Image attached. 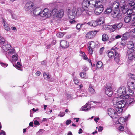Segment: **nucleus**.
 <instances>
[{
    "label": "nucleus",
    "mask_w": 135,
    "mask_h": 135,
    "mask_svg": "<svg viewBox=\"0 0 135 135\" xmlns=\"http://www.w3.org/2000/svg\"><path fill=\"white\" fill-rule=\"evenodd\" d=\"M120 4L117 1H114L112 5V12L111 15L113 17L117 19L120 20L122 17V15L119 12V9Z\"/></svg>",
    "instance_id": "f257e3e1"
},
{
    "label": "nucleus",
    "mask_w": 135,
    "mask_h": 135,
    "mask_svg": "<svg viewBox=\"0 0 135 135\" xmlns=\"http://www.w3.org/2000/svg\"><path fill=\"white\" fill-rule=\"evenodd\" d=\"M50 16L51 15L55 17L61 18L63 16L64 12L62 9L58 11L57 9L55 8L52 9L51 13H50Z\"/></svg>",
    "instance_id": "f03ea898"
},
{
    "label": "nucleus",
    "mask_w": 135,
    "mask_h": 135,
    "mask_svg": "<svg viewBox=\"0 0 135 135\" xmlns=\"http://www.w3.org/2000/svg\"><path fill=\"white\" fill-rule=\"evenodd\" d=\"M118 48L117 47H113L112 49L110 51H108L107 52L108 53V55L109 58H112L114 56H116L118 55Z\"/></svg>",
    "instance_id": "7ed1b4c3"
},
{
    "label": "nucleus",
    "mask_w": 135,
    "mask_h": 135,
    "mask_svg": "<svg viewBox=\"0 0 135 135\" xmlns=\"http://www.w3.org/2000/svg\"><path fill=\"white\" fill-rule=\"evenodd\" d=\"M107 113L110 117L113 119H115L118 118V115L114 109L111 108H108L107 110Z\"/></svg>",
    "instance_id": "20e7f679"
},
{
    "label": "nucleus",
    "mask_w": 135,
    "mask_h": 135,
    "mask_svg": "<svg viewBox=\"0 0 135 135\" xmlns=\"http://www.w3.org/2000/svg\"><path fill=\"white\" fill-rule=\"evenodd\" d=\"M128 50L131 49L135 50V38H133L127 43Z\"/></svg>",
    "instance_id": "39448f33"
},
{
    "label": "nucleus",
    "mask_w": 135,
    "mask_h": 135,
    "mask_svg": "<svg viewBox=\"0 0 135 135\" xmlns=\"http://www.w3.org/2000/svg\"><path fill=\"white\" fill-rule=\"evenodd\" d=\"M126 93V89L124 87L119 88L117 90V94L119 98H123V94Z\"/></svg>",
    "instance_id": "423d86ee"
},
{
    "label": "nucleus",
    "mask_w": 135,
    "mask_h": 135,
    "mask_svg": "<svg viewBox=\"0 0 135 135\" xmlns=\"http://www.w3.org/2000/svg\"><path fill=\"white\" fill-rule=\"evenodd\" d=\"M96 31H92L88 32L85 35V37L88 38L92 39L93 38L97 33Z\"/></svg>",
    "instance_id": "0eeeda50"
},
{
    "label": "nucleus",
    "mask_w": 135,
    "mask_h": 135,
    "mask_svg": "<svg viewBox=\"0 0 135 135\" xmlns=\"http://www.w3.org/2000/svg\"><path fill=\"white\" fill-rule=\"evenodd\" d=\"M120 7L121 10L123 13L125 14L126 13H130V12H129V11H131V10L130 9H128V7L126 5H123L122 6H120Z\"/></svg>",
    "instance_id": "6e6552de"
},
{
    "label": "nucleus",
    "mask_w": 135,
    "mask_h": 135,
    "mask_svg": "<svg viewBox=\"0 0 135 135\" xmlns=\"http://www.w3.org/2000/svg\"><path fill=\"white\" fill-rule=\"evenodd\" d=\"M95 44L94 41H91L89 44L88 46L89 52L90 54H92L93 49L95 48Z\"/></svg>",
    "instance_id": "1a4fd4ad"
},
{
    "label": "nucleus",
    "mask_w": 135,
    "mask_h": 135,
    "mask_svg": "<svg viewBox=\"0 0 135 135\" xmlns=\"http://www.w3.org/2000/svg\"><path fill=\"white\" fill-rule=\"evenodd\" d=\"M95 8L94 9V13L95 14L98 15H100V14L102 12L104 9L103 6Z\"/></svg>",
    "instance_id": "9d476101"
},
{
    "label": "nucleus",
    "mask_w": 135,
    "mask_h": 135,
    "mask_svg": "<svg viewBox=\"0 0 135 135\" xmlns=\"http://www.w3.org/2000/svg\"><path fill=\"white\" fill-rule=\"evenodd\" d=\"M135 51L131 49L127 50V55L129 59L132 60L134 58V56L133 52Z\"/></svg>",
    "instance_id": "9b49d317"
},
{
    "label": "nucleus",
    "mask_w": 135,
    "mask_h": 135,
    "mask_svg": "<svg viewBox=\"0 0 135 135\" xmlns=\"http://www.w3.org/2000/svg\"><path fill=\"white\" fill-rule=\"evenodd\" d=\"M43 75L45 79L49 81H52V78H51V75L49 73L47 72H44L43 74Z\"/></svg>",
    "instance_id": "f8f14e48"
},
{
    "label": "nucleus",
    "mask_w": 135,
    "mask_h": 135,
    "mask_svg": "<svg viewBox=\"0 0 135 135\" xmlns=\"http://www.w3.org/2000/svg\"><path fill=\"white\" fill-rule=\"evenodd\" d=\"M105 94L109 97H111L113 94L112 88L111 87H107L105 91Z\"/></svg>",
    "instance_id": "ddd939ff"
},
{
    "label": "nucleus",
    "mask_w": 135,
    "mask_h": 135,
    "mask_svg": "<svg viewBox=\"0 0 135 135\" xmlns=\"http://www.w3.org/2000/svg\"><path fill=\"white\" fill-rule=\"evenodd\" d=\"M123 24L122 22L118 23H115L112 26V27L113 29V31L119 29L122 26Z\"/></svg>",
    "instance_id": "4468645a"
},
{
    "label": "nucleus",
    "mask_w": 135,
    "mask_h": 135,
    "mask_svg": "<svg viewBox=\"0 0 135 135\" xmlns=\"http://www.w3.org/2000/svg\"><path fill=\"white\" fill-rule=\"evenodd\" d=\"M42 10L39 7L36 8L33 11V13L34 15L38 16L40 15Z\"/></svg>",
    "instance_id": "2eb2a0df"
},
{
    "label": "nucleus",
    "mask_w": 135,
    "mask_h": 135,
    "mask_svg": "<svg viewBox=\"0 0 135 135\" xmlns=\"http://www.w3.org/2000/svg\"><path fill=\"white\" fill-rule=\"evenodd\" d=\"M91 108L90 104L88 103H86L85 105L83 106L81 109V110L85 112L89 110Z\"/></svg>",
    "instance_id": "dca6fc26"
},
{
    "label": "nucleus",
    "mask_w": 135,
    "mask_h": 135,
    "mask_svg": "<svg viewBox=\"0 0 135 135\" xmlns=\"http://www.w3.org/2000/svg\"><path fill=\"white\" fill-rule=\"evenodd\" d=\"M60 45L61 47L64 48H67L69 46V43L64 40H62L60 42Z\"/></svg>",
    "instance_id": "f3484780"
},
{
    "label": "nucleus",
    "mask_w": 135,
    "mask_h": 135,
    "mask_svg": "<svg viewBox=\"0 0 135 135\" xmlns=\"http://www.w3.org/2000/svg\"><path fill=\"white\" fill-rule=\"evenodd\" d=\"M33 3L31 2H27L25 7L26 10L27 11L30 9L33 6Z\"/></svg>",
    "instance_id": "a211bd4d"
},
{
    "label": "nucleus",
    "mask_w": 135,
    "mask_h": 135,
    "mask_svg": "<svg viewBox=\"0 0 135 135\" xmlns=\"http://www.w3.org/2000/svg\"><path fill=\"white\" fill-rule=\"evenodd\" d=\"M2 23L4 29L7 31H9L10 30L9 27L8 26V25L7 24L6 22L3 18H2Z\"/></svg>",
    "instance_id": "6ab92c4d"
},
{
    "label": "nucleus",
    "mask_w": 135,
    "mask_h": 135,
    "mask_svg": "<svg viewBox=\"0 0 135 135\" xmlns=\"http://www.w3.org/2000/svg\"><path fill=\"white\" fill-rule=\"evenodd\" d=\"M129 89L134 90L135 89V81H129L127 83Z\"/></svg>",
    "instance_id": "aec40b11"
},
{
    "label": "nucleus",
    "mask_w": 135,
    "mask_h": 135,
    "mask_svg": "<svg viewBox=\"0 0 135 135\" xmlns=\"http://www.w3.org/2000/svg\"><path fill=\"white\" fill-rule=\"evenodd\" d=\"M104 1V0H97L95 4V7L103 6L102 3Z\"/></svg>",
    "instance_id": "412c9836"
},
{
    "label": "nucleus",
    "mask_w": 135,
    "mask_h": 135,
    "mask_svg": "<svg viewBox=\"0 0 135 135\" xmlns=\"http://www.w3.org/2000/svg\"><path fill=\"white\" fill-rule=\"evenodd\" d=\"M49 10L47 8H45L42 12H41V16L42 17L44 16L47 17L49 16Z\"/></svg>",
    "instance_id": "4be33fe9"
},
{
    "label": "nucleus",
    "mask_w": 135,
    "mask_h": 135,
    "mask_svg": "<svg viewBox=\"0 0 135 135\" xmlns=\"http://www.w3.org/2000/svg\"><path fill=\"white\" fill-rule=\"evenodd\" d=\"M11 45L9 44H6L3 45L2 46L3 50L5 51H7L11 48Z\"/></svg>",
    "instance_id": "5701e85b"
},
{
    "label": "nucleus",
    "mask_w": 135,
    "mask_h": 135,
    "mask_svg": "<svg viewBox=\"0 0 135 135\" xmlns=\"http://www.w3.org/2000/svg\"><path fill=\"white\" fill-rule=\"evenodd\" d=\"M130 34L129 32H126L122 35V37L121 38L122 40H126L129 38Z\"/></svg>",
    "instance_id": "b1692460"
},
{
    "label": "nucleus",
    "mask_w": 135,
    "mask_h": 135,
    "mask_svg": "<svg viewBox=\"0 0 135 135\" xmlns=\"http://www.w3.org/2000/svg\"><path fill=\"white\" fill-rule=\"evenodd\" d=\"M87 24L91 26L94 27H96L99 25L97 21V20L96 21H91Z\"/></svg>",
    "instance_id": "393cba45"
},
{
    "label": "nucleus",
    "mask_w": 135,
    "mask_h": 135,
    "mask_svg": "<svg viewBox=\"0 0 135 135\" xmlns=\"http://www.w3.org/2000/svg\"><path fill=\"white\" fill-rule=\"evenodd\" d=\"M102 40L104 42L107 41L109 39L108 35L106 33L103 34L102 36Z\"/></svg>",
    "instance_id": "a878e982"
},
{
    "label": "nucleus",
    "mask_w": 135,
    "mask_h": 135,
    "mask_svg": "<svg viewBox=\"0 0 135 135\" xmlns=\"http://www.w3.org/2000/svg\"><path fill=\"white\" fill-rule=\"evenodd\" d=\"M15 50L14 49H11L8 52V53L6 54V56L7 57L8 59H9V57L15 52Z\"/></svg>",
    "instance_id": "bb28decb"
},
{
    "label": "nucleus",
    "mask_w": 135,
    "mask_h": 135,
    "mask_svg": "<svg viewBox=\"0 0 135 135\" xmlns=\"http://www.w3.org/2000/svg\"><path fill=\"white\" fill-rule=\"evenodd\" d=\"M83 7L88 8L89 5L88 0H84L82 3Z\"/></svg>",
    "instance_id": "cd10ccee"
},
{
    "label": "nucleus",
    "mask_w": 135,
    "mask_h": 135,
    "mask_svg": "<svg viewBox=\"0 0 135 135\" xmlns=\"http://www.w3.org/2000/svg\"><path fill=\"white\" fill-rule=\"evenodd\" d=\"M135 3L134 2L133 0H130L129 3H128V6L132 7L134 6L132 8L133 11V13H135Z\"/></svg>",
    "instance_id": "c85d7f7f"
},
{
    "label": "nucleus",
    "mask_w": 135,
    "mask_h": 135,
    "mask_svg": "<svg viewBox=\"0 0 135 135\" xmlns=\"http://www.w3.org/2000/svg\"><path fill=\"white\" fill-rule=\"evenodd\" d=\"M97 22L98 23L99 25L103 23L104 22V18L103 17L97 19Z\"/></svg>",
    "instance_id": "c756f323"
},
{
    "label": "nucleus",
    "mask_w": 135,
    "mask_h": 135,
    "mask_svg": "<svg viewBox=\"0 0 135 135\" xmlns=\"http://www.w3.org/2000/svg\"><path fill=\"white\" fill-rule=\"evenodd\" d=\"M89 6L91 7H94L96 1L95 0H88Z\"/></svg>",
    "instance_id": "7c9ffc66"
},
{
    "label": "nucleus",
    "mask_w": 135,
    "mask_h": 135,
    "mask_svg": "<svg viewBox=\"0 0 135 135\" xmlns=\"http://www.w3.org/2000/svg\"><path fill=\"white\" fill-rule=\"evenodd\" d=\"M76 10V9L75 8H73L72 9V11L70 12L69 14L72 16H74L75 17V16H76V14L75 13V11Z\"/></svg>",
    "instance_id": "2f4dec72"
},
{
    "label": "nucleus",
    "mask_w": 135,
    "mask_h": 135,
    "mask_svg": "<svg viewBox=\"0 0 135 135\" xmlns=\"http://www.w3.org/2000/svg\"><path fill=\"white\" fill-rule=\"evenodd\" d=\"M124 22L126 23H128L130 22L131 20L129 15L126 16L124 18Z\"/></svg>",
    "instance_id": "473e14b6"
},
{
    "label": "nucleus",
    "mask_w": 135,
    "mask_h": 135,
    "mask_svg": "<svg viewBox=\"0 0 135 135\" xmlns=\"http://www.w3.org/2000/svg\"><path fill=\"white\" fill-rule=\"evenodd\" d=\"M5 39L0 35V45L1 46L5 44Z\"/></svg>",
    "instance_id": "72a5a7b5"
},
{
    "label": "nucleus",
    "mask_w": 135,
    "mask_h": 135,
    "mask_svg": "<svg viewBox=\"0 0 135 135\" xmlns=\"http://www.w3.org/2000/svg\"><path fill=\"white\" fill-rule=\"evenodd\" d=\"M88 90L89 92L90 93L94 94L95 93V91L94 89L92 87L90 86L88 89Z\"/></svg>",
    "instance_id": "f704fd0d"
},
{
    "label": "nucleus",
    "mask_w": 135,
    "mask_h": 135,
    "mask_svg": "<svg viewBox=\"0 0 135 135\" xmlns=\"http://www.w3.org/2000/svg\"><path fill=\"white\" fill-rule=\"evenodd\" d=\"M18 55L17 54L15 55H13L12 56V60L13 61H17L18 59Z\"/></svg>",
    "instance_id": "c9c22d12"
},
{
    "label": "nucleus",
    "mask_w": 135,
    "mask_h": 135,
    "mask_svg": "<svg viewBox=\"0 0 135 135\" xmlns=\"http://www.w3.org/2000/svg\"><path fill=\"white\" fill-rule=\"evenodd\" d=\"M112 8L111 7H107L106 10L105 11V13H109L112 12Z\"/></svg>",
    "instance_id": "e433bc0d"
},
{
    "label": "nucleus",
    "mask_w": 135,
    "mask_h": 135,
    "mask_svg": "<svg viewBox=\"0 0 135 135\" xmlns=\"http://www.w3.org/2000/svg\"><path fill=\"white\" fill-rule=\"evenodd\" d=\"M120 55L118 53V55H117L116 56H115V58L114 60L115 61L118 62H119L120 60Z\"/></svg>",
    "instance_id": "4c0bfd02"
},
{
    "label": "nucleus",
    "mask_w": 135,
    "mask_h": 135,
    "mask_svg": "<svg viewBox=\"0 0 135 135\" xmlns=\"http://www.w3.org/2000/svg\"><path fill=\"white\" fill-rule=\"evenodd\" d=\"M133 90H132V89H129V90L127 91L126 93L128 94L129 95L131 96H132L133 94Z\"/></svg>",
    "instance_id": "58836bf2"
},
{
    "label": "nucleus",
    "mask_w": 135,
    "mask_h": 135,
    "mask_svg": "<svg viewBox=\"0 0 135 135\" xmlns=\"http://www.w3.org/2000/svg\"><path fill=\"white\" fill-rule=\"evenodd\" d=\"M129 16L130 17L131 21H133L135 20V13H133V14H131Z\"/></svg>",
    "instance_id": "ea45409f"
},
{
    "label": "nucleus",
    "mask_w": 135,
    "mask_h": 135,
    "mask_svg": "<svg viewBox=\"0 0 135 135\" xmlns=\"http://www.w3.org/2000/svg\"><path fill=\"white\" fill-rule=\"evenodd\" d=\"M103 65L102 63V62L99 61L97 62L96 65V66L98 68H101Z\"/></svg>",
    "instance_id": "a19ab883"
},
{
    "label": "nucleus",
    "mask_w": 135,
    "mask_h": 135,
    "mask_svg": "<svg viewBox=\"0 0 135 135\" xmlns=\"http://www.w3.org/2000/svg\"><path fill=\"white\" fill-rule=\"evenodd\" d=\"M80 77L86 79L87 78L86 75V73H81L80 74Z\"/></svg>",
    "instance_id": "79ce46f5"
},
{
    "label": "nucleus",
    "mask_w": 135,
    "mask_h": 135,
    "mask_svg": "<svg viewBox=\"0 0 135 135\" xmlns=\"http://www.w3.org/2000/svg\"><path fill=\"white\" fill-rule=\"evenodd\" d=\"M131 96L130 95H129V94L128 93H126H126H124V94H123V99H128V98L129 97Z\"/></svg>",
    "instance_id": "37998d69"
},
{
    "label": "nucleus",
    "mask_w": 135,
    "mask_h": 135,
    "mask_svg": "<svg viewBox=\"0 0 135 135\" xmlns=\"http://www.w3.org/2000/svg\"><path fill=\"white\" fill-rule=\"evenodd\" d=\"M81 9H80L79 8H78L76 12V15L79 16L81 14Z\"/></svg>",
    "instance_id": "c03bdc74"
},
{
    "label": "nucleus",
    "mask_w": 135,
    "mask_h": 135,
    "mask_svg": "<svg viewBox=\"0 0 135 135\" xmlns=\"http://www.w3.org/2000/svg\"><path fill=\"white\" fill-rule=\"evenodd\" d=\"M56 36L58 37L61 38L63 37L64 34L61 32H59L56 34Z\"/></svg>",
    "instance_id": "a18cd8bd"
},
{
    "label": "nucleus",
    "mask_w": 135,
    "mask_h": 135,
    "mask_svg": "<svg viewBox=\"0 0 135 135\" xmlns=\"http://www.w3.org/2000/svg\"><path fill=\"white\" fill-rule=\"evenodd\" d=\"M73 80L74 83L76 84H78V83H79V80L76 77L74 78Z\"/></svg>",
    "instance_id": "49530a36"
},
{
    "label": "nucleus",
    "mask_w": 135,
    "mask_h": 135,
    "mask_svg": "<svg viewBox=\"0 0 135 135\" xmlns=\"http://www.w3.org/2000/svg\"><path fill=\"white\" fill-rule=\"evenodd\" d=\"M83 24H81L78 23L76 26V28L78 30H80L82 25Z\"/></svg>",
    "instance_id": "de8ad7c7"
},
{
    "label": "nucleus",
    "mask_w": 135,
    "mask_h": 135,
    "mask_svg": "<svg viewBox=\"0 0 135 135\" xmlns=\"http://www.w3.org/2000/svg\"><path fill=\"white\" fill-rule=\"evenodd\" d=\"M0 64L2 66L4 67H6L8 65L7 64L3 63L1 61H0Z\"/></svg>",
    "instance_id": "09e8293b"
},
{
    "label": "nucleus",
    "mask_w": 135,
    "mask_h": 135,
    "mask_svg": "<svg viewBox=\"0 0 135 135\" xmlns=\"http://www.w3.org/2000/svg\"><path fill=\"white\" fill-rule=\"evenodd\" d=\"M104 49V47H102L99 50V54L100 55L103 54Z\"/></svg>",
    "instance_id": "8fccbe9b"
},
{
    "label": "nucleus",
    "mask_w": 135,
    "mask_h": 135,
    "mask_svg": "<svg viewBox=\"0 0 135 135\" xmlns=\"http://www.w3.org/2000/svg\"><path fill=\"white\" fill-rule=\"evenodd\" d=\"M129 76L132 79H133L135 81V75L130 73L129 74Z\"/></svg>",
    "instance_id": "3c124183"
},
{
    "label": "nucleus",
    "mask_w": 135,
    "mask_h": 135,
    "mask_svg": "<svg viewBox=\"0 0 135 135\" xmlns=\"http://www.w3.org/2000/svg\"><path fill=\"white\" fill-rule=\"evenodd\" d=\"M118 129L120 131H123L124 130V127L122 126H120L119 127Z\"/></svg>",
    "instance_id": "603ef678"
},
{
    "label": "nucleus",
    "mask_w": 135,
    "mask_h": 135,
    "mask_svg": "<svg viewBox=\"0 0 135 135\" xmlns=\"http://www.w3.org/2000/svg\"><path fill=\"white\" fill-rule=\"evenodd\" d=\"M65 115V113L64 112H60L58 116L60 117H63Z\"/></svg>",
    "instance_id": "864d4df0"
},
{
    "label": "nucleus",
    "mask_w": 135,
    "mask_h": 135,
    "mask_svg": "<svg viewBox=\"0 0 135 135\" xmlns=\"http://www.w3.org/2000/svg\"><path fill=\"white\" fill-rule=\"evenodd\" d=\"M83 71H86L88 70V68L86 66H84L83 68Z\"/></svg>",
    "instance_id": "5fc2aeb1"
},
{
    "label": "nucleus",
    "mask_w": 135,
    "mask_h": 135,
    "mask_svg": "<svg viewBox=\"0 0 135 135\" xmlns=\"http://www.w3.org/2000/svg\"><path fill=\"white\" fill-rule=\"evenodd\" d=\"M115 38L116 39L120 38H121L122 37V35H115Z\"/></svg>",
    "instance_id": "6e6d98bb"
},
{
    "label": "nucleus",
    "mask_w": 135,
    "mask_h": 135,
    "mask_svg": "<svg viewBox=\"0 0 135 135\" xmlns=\"http://www.w3.org/2000/svg\"><path fill=\"white\" fill-rule=\"evenodd\" d=\"M71 122V121L69 119L67 120L66 122V125H68L70 124Z\"/></svg>",
    "instance_id": "4d7b16f0"
},
{
    "label": "nucleus",
    "mask_w": 135,
    "mask_h": 135,
    "mask_svg": "<svg viewBox=\"0 0 135 135\" xmlns=\"http://www.w3.org/2000/svg\"><path fill=\"white\" fill-rule=\"evenodd\" d=\"M103 129V128L102 127L100 126L99 127L98 129V131L99 132H102Z\"/></svg>",
    "instance_id": "13d9d810"
},
{
    "label": "nucleus",
    "mask_w": 135,
    "mask_h": 135,
    "mask_svg": "<svg viewBox=\"0 0 135 135\" xmlns=\"http://www.w3.org/2000/svg\"><path fill=\"white\" fill-rule=\"evenodd\" d=\"M126 42L125 41V40H122V41L121 42V44L122 45L124 46L126 44Z\"/></svg>",
    "instance_id": "bf43d9fd"
},
{
    "label": "nucleus",
    "mask_w": 135,
    "mask_h": 135,
    "mask_svg": "<svg viewBox=\"0 0 135 135\" xmlns=\"http://www.w3.org/2000/svg\"><path fill=\"white\" fill-rule=\"evenodd\" d=\"M12 16L13 19L15 20L17 19V17L15 15L12 14Z\"/></svg>",
    "instance_id": "052dcab7"
},
{
    "label": "nucleus",
    "mask_w": 135,
    "mask_h": 135,
    "mask_svg": "<svg viewBox=\"0 0 135 135\" xmlns=\"http://www.w3.org/2000/svg\"><path fill=\"white\" fill-rule=\"evenodd\" d=\"M34 124H35V125H37L38 126H39V125H40V123H39V122L36 120H35L34 121Z\"/></svg>",
    "instance_id": "680f3d73"
},
{
    "label": "nucleus",
    "mask_w": 135,
    "mask_h": 135,
    "mask_svg": "<svg viewBox=\"0 0 135 135\" xmlns=\"http://www.w3.org/2000/svg\"><path fill=\"white\" fill-rule=\"evenodd\" d=\"M85 7H83L82 6V8H79L80 9H81V13H82L84 11H85V9L84 8Z\"/></svg>",
    "instance_id": "e2e57ef3"
},
{
    "label": "nucleus",
    "mask_w": 135,
    "mask_h": 135,
    "mask_svg": "<svg viewBox=\"0 0 135 135\" xmlns=\"http://www.w3.org/2000/svg\"><path fill=\"white\" fill-rule=\"evenodd\" d=\"M108 44H110L113 41H114L113 40H111V39H110L108 40Z\"/></svg>",
    "instance_id": "0e129e2a"
},
{
    "label": "nucleus",
    "mask_w": 135,
    "mask_h": 135,
    "mask_svg": "<svg viewBox=\"0 0 135 135\" xmlns=\"http://www.w3.org/2000/svg\"><path fill=\"white\" fill-rule=\"evenodd\" d=\"M115 35H114L113 36H111L110 39L114 41L115 40Z\"/></svg>",
    "instance_id": "69168bd1"
},
{
    "label": "nucleus",
    "mask_w": 135,
    "mask_h": 135,
    "mask_svg": "<svg viewBox=\"0 0 135 135\" xmlns=\"http://www.w3.org/2000/svg\"><path fill=\"white\" fill-rule=\"evenodd\" d=\"M41 74V72L40 71H38L36 72L35 74L36 76H39Z\"/></svg>",
    "instance_id": "338daca9"
},
{
    "label": "nucleus",
    "mask_w": 135,
    "mask_h": 135,
    "mask_svg": "<svg viewBox=\"0 0 135 135\" xmlns=\"http://www.w3.org/2000/svg\"><path fill=\"white\" fill-rule=\"evenodd\" d=\"M5 132L4 131H2L0 133V135H5Z\"/></svg>",
    "instance_id": "774afa93"
}]
</instances>
